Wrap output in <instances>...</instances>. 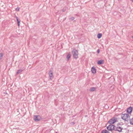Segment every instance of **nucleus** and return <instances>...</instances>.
<instances>
[{
    "label": "nucleus",
    "instance_id": "nucleus-1",
    "mask_svg": "<svg viewBox=\"0 0 133 133\" xmlns=\"http://www.w3.org/2000/svg\"><path fill=\"white\" fill-rule=\"evenodd\" d=\"M121 124L120 123H118L117 125L115 126L113 124H110L107 128L109 131H111L113 133L114 131H118L120 132H122L123 129V128L119 126Z\"/></svg>",
    "mask_w": 133,
    "mask_h": 133
},
{
    "label": "nucleus",
    "instance_id": "nucleus-2",
    "mask_svg": "<svg viewBox=\"0 0 133 133\" xmlns=\"http://www.w3.org/2000/svg\"><path fill=\"white\" fill-rule=\"evenodd\" d=\"M130 118V117L128 114H122L121 115L122 118L125 121H128Z\"/></svg>",
    "mask_w": 133,
    "mask_h": 133
},
{
    "label": "nucleus",
    "instance_id": "nucleus-3",
    "mask_svg": "<svg viewBox=\"0 0 133 133\" xmlns=\"http://www.w3.org/2000/svg\"><path fill=\"white\" fill-rule=\"evenodd\" d=\"M72 53L73 54V58L75 59L78 58V52L77 50L75 49H74L72 51Z\"/></svg>",
    "mask_w": 133,
    "mask_h": 133
},
{
    "label": "nucleus",
    "instance_id": "nucleus-4",
    "mask_svg": "<svg viewBox=\"0 0 133 133\" xmlns=\"http://www.w3.org/2000/svg\"><path fill=\"white\" fill-rule=\"evenodd\" d=\"M117 118L115 117H113L108 122L110 124H113L115 123L117 121Z\"/></svg>",
    "mask_w": 133,
    "mask_h": 133
},
{
    "label": "nucleus",
    "instance_id": "nucleus-5",
    "mask_svg": "<svg viewBox=\"0 0 133 133\" xmlns=\"http://www.w3.org/2000/svg\"><path fill=\"white\" fill-rule=\"evenodd\" d=\"M49 77L50 79L52 80L53 78V72L52 70H50L49 72Z\"/></svg>",
    "mask_w": 133,
    "mask_h": 133
},
{
    "label": "nucleus",
    "instance_id": "nucleus-6",
    "mask_svg": "<svg viewBox=\"0 0 133 133\" xmlns=\"http://www.w3.org/2000/svg\"><path fill=\"white\" fill-rule=\"evenodd\" d=\"M41 117L39 116L36 115L34 116V119L36 122H38L40 120Z\"/></svg>",
    "mask_w": 133,
    "mask_h": 133
},
{
    "label": "nucleus",
    "instance_id": "nucleus-7",
    "mask_svg": "<svg viewBox=\"0 0 133 133\" xmlns=\"http://www.w3.org/2000/svg\"><path fill=\"white\" fill-rule=\"evenodd\" d=\"M132 110V108L131 107H130L128 108L127 109V111L128 113L131 114Z\"/></svg>",
    "mask_w": 133,
    "mask_h": 133
},
{
    "label": "nucleus",
    "instance_id": "nucleus-8",
    "mask_svg": "<svg viewBox=\"0 0 133 133\" xmlns=\"http://www.w3.org/2000/svg\"><path fill=\"white\" fill-rule=\"evenodd\" d=\"M91 71L92 73L95 74L96 71V68L94 66L92 67L91 69Z\"/></svg>",
    "mask_w": 133,
    "mask_h": 133
},
{
    "label": "nucleus",
    "instance_id": "nucleus-9",
    "mask_svg": "<svg viewBox=\"0 0 133 133\" xmlns=\"http://www.w3.org/2000/svg\"><path fill=\"white\" fill-rule=\"evenodd\" d=\"M104 61L103 60H99L97 62V64L99 65L102 64L104 63Z\"/></svg>",
    "mask_w": 133,
    "mask_h": 133
},
{
    "label": "nucleus",
    "instance_id": "nucleus-10",
    "mask_svg": "<svg viewBox=\"0 0 133 133\" xmlns=\"http://www.w3.org/2000/svg\"><path fill=\"white\" fill-rule=\"evenodd\" d=\"M23 70V69H20L18 70L16 72L17 74H19L22 72Z\"/></svg>",
    "mask_w": 133,
    "mask_h": 133
},
{
    "label": "nucleus",
    "instance_id": "nucleus-11",
    "mask_svg": "<svg viewBox=\"0 0 133 133\" xmlns=\"http://www.w3.org/2000/svg\"><path fill=\"white\" fill-rule=\"evenodd\" d=\"M96 88L95 87H92L90 89V91L91 92H93L95 91Z\"/></svg>",
    "mask_w": 133,
    "mask_h": 133
},
{
    "label": "nucleus",
    "instance_id": "nucleus-12",
    "mask_svg": "<svg viewBox=\"0 0 133 133\" xmlns=\"http://www.w3.org/2000/svg\"><path fill=\"white\" fill-rule=\"evenodd\" d=\"M101 133H110L107 130L104 129L103 130L101 131Z\"/></svg>",
    "mask_w": 133,
    "mask_h": 133
},
{
    "label": "nucleus",
    "instance_id": "nucleus-13",
    "mask_svg": "<svg viewBox=\"0 0 133 133\" xmlns=\"http://www.w3.org/2000/svg\"><path fill=\"white\" fill-rule=\"evenodd\" d=\"M130 121V123L131 125H133V117L132 118H130L129 119Z\"/></svg>",
    "mask_w": 133,
    "mask_h": 133
},
{
    "label": "nucleus",
    "instance_id": "nucleus-14",
    "mask_svg": "<svg viewBox=\"0 0 133 133\" xmlns=\"http://www.w3.org/2000/svg\"><path fill=\"white\" fill-rule=\"evenodd\" d=\"M102 36V34H101L99 33L97 35V37L98 38H100Z\"/></svg>",
    "mask_w": 133,
    "mask_h": 133
},
{
    "label": "nucleus",
    "instance_id": "nucleus-15",
    "mask_svg": "<svg viewBox=\"0 0 133 133\" xmlns=\"http://www.w3.org/2000/svg\"><path fill=\"white\" fill-rule=\"evenodd\" d=\"M48 131H50V133H51V132H52V133H57V132H55V131L54 130H52L51 129H49L48 130Z\"/></svg>",
    "mask_w": 133,
    "mask_h": 133
},
{
    "label": "nucleus",
    "instance_id": "nucleus-16",
    "mask_svg": "<svg viewBox=\"0 0 133 133\" xmlns=\"http://www.w3.org/2000/svg\"><path fill=\"white\" fill-rule=\"evenodd\" d=\"M71 57V55L69 54H68L66 56V58L67 59V61H68L69 59Z\"/></svg>",
    "mask_w": 133,
    "mask_h": 133
},
{
    "label": "nucleus",
    "instance_id": "nucleus-17",
    "mask_svg": "<svg viewBox=\"0 0 133 133\" xmlns=\"http://www.w3.org/2000/svg\"><path fill=\"white\" fill-rule=\"evenodd\" d=\"M3 56V54L2 53H0V59H2V57Z\"/></svg>",
    "mask_w": 133,
    "mask_h": 133
},
{
    "label": "nucleus",
    "instance_id": "nucleus-18",
    "mask_svg": "<svg viewBox=\"0 0 133 133\" xmlns=\"http://www.w3.org/2000/svg\"><path fill=\"white\" fill-rule=\"evenodd\" d=\"M74 19H75V18L73 17H72L70 18H69L70 20H71V21H73V20H74Z\"/></svg>",
    "mask_w": 133,
    "mask_h": 133
},
{
    "label": "nucleus",
    "instance_id": "nucleus-19",
    "mask_svg": "<svg viewBox=\"0 0 133 133\" xmlns=\"http://www.w3.org/2000/svg\"><path fill=\"white\" fill-rule=\"evenodd\" d=\"M16 10L17 11H18L19 10V7H17L16 8Z\"/></svg>",
    "mask_w": 133,
    "mask_h": 133
},
{
    "label": "nucleus",
    "instance_id": "nucleus-20",
    "mask_svg": "<svg viewBox=\"0 0 133 133\" xmlns=\"http://www.w3.org/2000/svg\"><path fill=\"white\" fill-rule=\"evenodd\" d=\"M20 21H21L20 20V21H17L18 25V26H19L20 25Z\"/></svg>",
    "mask_w": 133,
    "mask_h": 133
},
{
    "label": "nucleus",
    "instance_id": "nucleus-21",
    "mask_svg": "<svg viewBox=\"0 0 133 133\" xmlns=\"http://www.w3.org/2000/svg\"><path fill=\"white\" fill-rule=\"evenodd\" d=\"M100 50H99V49H98L97 50V52L98 53V54H99V52H100Z\"/></svg>",
    "mask_w": 133,
    "mask_h": 133
},
{
    "label": "nucleus",
    "instance_id": "nucleus-22",
    "mask_svg": "<svg viewBox=\"0 0 133 133\" xmlns=\"http://www.w3.org/2000/svg\"><path fill=\"white\" fill-rule=\"evenodd\" d=\"M62 11L63 12H65V9H62Z\"/></svg>",
    "mask_w": 133,
    "mask_h": 133
},
{
    "label": "nucleus",
    "instance_id": "nucleus-23",
    "mask_svg": "<svg viewBox=\"0 0 133 133\" xmlns=\"http://www.w3.org/2000/svg\"><path fill=\"white\" fill-rule=\"evenodd\" d=\"M17 19V21H20V20H19L18 18V19Z\"/></svg>",
    "mask_w": 133,
    "mask_h": 133
},
{
    "label": "nucleus",
    "instance_id": "nucleus-24",
    "mask_svg": "<svg viewBox=\"0 0 133 133\" xmlns=\"http://www.w3.org/2000/svg\"><path fill=\"white\" fill-rule=\"evenodd\" d=\"M72 124H75V123L74 122H72Z\"/></svg>",
    "mask_w": 133,
    "mask_h": 133
},
{
    "label": "nucleus",
    "instance_id": "nucleus-25",
    "mask_svg": "<svg viewBox=\"0 0 133 133\" xmlns=\"http://www.w3.org/2000/svg\"><path fill=\"white\" fill-rule=\"evenodd\" d=\"M16 19H18V17H17V16H16Z\"/></svg>",
    "mask_w": 133,
    "mask_h": 133
},
{
    "label": "nucleus",
    "instance_id": "nucleus-26",
    "mask_svg": "<svg viewBox=\"0 0 133 133\" xmlns=\"http://www.w3.org/2000/svg\"><path fill=\"white\" fill-rule=\"evenodd\" d=\"M132 38H133V36H132Z\"/></svg>",
    "mask_w": 133,
    "mask_h": 133
}]
</instances>
